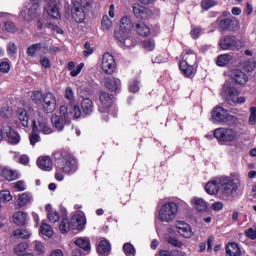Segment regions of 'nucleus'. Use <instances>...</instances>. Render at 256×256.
<instances>
[{"mask_svg":"<svg viewBox=\"0 0 256 256\" xmlns=\"http://www.w3.org/2000/svg\"><path fill=\"white\" fill-rule=\"evenodd\" d=\"M56 169L66 175H73L79 169L77 159L65 150H58L53 154Z\"/></svg>","mask_w":256,"mask_h":256,"instance_id":"obj_1","label":"nucleus"},{"mask_svg":"<svg viewBox=\"0 0 256 256\" xmlns=\"http://www.w3.org/2000/svg\"><path fill=\"white\" fill-rule=\"evenodd\" d=\"M217 182L220 185V193L225 199H229L236 195L239 191V185L241 184V175L232 173L229 176L217 177Z\"/></svg>","mask_w":256,"mask_h":256,"instance_id":"obj_2","label":"nucleus"},{"mask_svg":"<svg viewBox=\"0 0 256 256\" xmlns=\"http://www.w3.org/2000/svg\"><path fill=\"white\" fill-rule=\"evenodd\" d=\"M31 100L35 105H40L44 113H53L57 109V98L53 93L34 91L31 95Z\"/></svg>","mask_w":256,"mask_h":256,"instance_id":"obj_3","label":"nucleus"},{"mask_svg":"<svg viewBox=\"0 0 256 256\" xmlns=\"http://www.w3.org/2000/svg\"><path fill=\"white\" fill-rule=\"evenodd\" d=\"M195 63H197V54L191 49L184 50L179 67L185 77H195Z\"/></svg>","mask_w":256,"mask_h":256,"instance_id":"obj_4","label":"nucleus"},{"mask_svg":"<svg viewBox=\"0 0 256 256\" xmlns=\"http://www.w3.org/2000/svg\"><path fill=\"white\" fill-rule=\"evenodd\" d=\"M179 213V206L175 202H166L158 210V219L162 223H171Z\"/></svg>","mask_w":256,"mask_h":256,"instance_id":"obj_5","label":"nucleus"},{"mask_svg":"<svg viewBox=\"0 0 256 256\" xmlns=\"http://www.w3.org/2000/svg\"><path fill=\"white\" fill-rule=\"evenodd\" d=\"M221 96L227 101L228 105L245 103V97H239V90L232 86L229 82L224 83Z\"/></svg>","mask_w":256,"mask_h":256,"instance_id":"obj_6","label":"nucleus"},{"mask_svg":"<svg viewBox=\"0 0 256 256\" xmlns=\"http://www.w3.org/2000/svg\"><path fill=\"white\" fill-rule=\"evenodd\" d=\"M133 30V22L131 17L124 16L120 21V30L115 32V38L119 40L120 43H123L125 47H129V38H127V33Z\"/></svg>","mask_w":256,"mask_h":256,"instance_id":"obj_7","label":"nucleus"},{"mask_svg":"<svg viewBox=\"0 0 256 256\" xmlns=\"http://www.w3.org/2000/svg\"><path fill=\"white\" fill-rule=\"evenodd\" d=\"M110 109L114 111L113 117H117V109L113 107V96L107 92H100L98 111L100 113H109Z\"/></svg>","mask_w":256,"mask_h":256,"instance_id":"obj_8","label":"nucleus"},{"mask_svg":"<svg viewBox=\"0 0 256 256\" xmlns=\"http://www.w3.org/2000/svg\"><path fill=\"white\" fill-rule=\"evenodd\" d=\"M87 11L81 6L79 0H71V17L75 23H83L87 17Z\"/></svg>","mask_w":256,"mask_h":256,"instance_id":"obj_9","label":"nucleus"},{"mask_svg":"<svg viewBox=\"0 0 256 256\" xmlns=\"http://www.w3.org/2000/svg\"><path fill=\"white\" fill-rule=\"evenodd\" d=\"M219 45L224 51H239L243 47V42L237 40L235 36H224L220 39Z\"/></svg>","mask_w":256,"mask_h":256,"instance_id":"obj_10","label":"nucleus"},{"mask_svg":"<svg viewBox=\"0 0 256 256\" xmlns=\"http://www.w3.org/2000/svg\"><path fill=\"white\" fill-rule=\"evenodd\" d=\"M60 115L64 117L66 123H71V119H79L81 117V108L77 104L70 105V111L67 110V106H60Z\"/></svg>","mask_w":256,"mask_h":256,"instance_id":"obj_11","label":"nucleus"},{"mask_svg":"<svg viewBox=\"0 0 256 256\" xmlns=\"http://www.w3.org/2000/svg\"><path fill=\"white\" fill-rule=\"evenodd\" d=\"M32 125L34 133H43V135H51V133H53V128L49 126L47 119L45 117H42L41 114H38L37 121H32Z\"/></svg>","mask_w":256,"mask_h":256,"instance_id":"obj_12","label":"nucleus"},{"mask_svg":"<svg viewBox=\"0 0 256 256\" xmlns=\"http://www.w3.org/2000/svg\"><path fill=\"white\" fill-rule=\"evenodd\" d=\"M214 137H216L218 141L231 143V141L237 139V132L229 128H217L214 131Z\"/></svg>","mask_w":256,"mask_h":256,"instance_id":"obj_13","label":"nucleus"},{"mask_svg":"<svg viewBox=\"0 0 256 256\" xmlns=\"http://www.w3.org/2000/svg\"><path fill=\"white\" fill-rule=\"evenodd\" d=\"M216 23H218L219 29H222V31H237L239 29V20L237 18H224L218 17L216 20Z\"/></svg>","mask_w":256,"mask_h":256,"instance_id":"obj_14","label":"nucleus"},{"mask_svg":"<svg viewBox=\"0 0 256 256\" xmlns=\"http://www.w3.org/2000/svg\"><path fill=\"white\" fill-rule=\"evenodd\" d=\"M117 64L115 63V58L110 53H105L102 56L101 69L106 73V75H113Z\"/></svg>","mask_w":256,"mask_h":256,"instance_id":"obj_15","label":"nucleus"},{"mask_svg":"<svg viewBox=\"0 0 256 256\" xmlns=\"http://www.w3.org/2000/svg\"><path fill=\"white\" fill-rule=\"evenodd\" d=\"M233 117L222 107H215L212 111V119L214 123H225L229 121V119Z\"/></svg>","mask_w":256,"mask_h":256,"instance_id":"obj_16","label":"nucleus"},{"mask_svg":"<svg viewBox=\"0 0 256 256\" xmlns=\"http://www.w3.org/2000/svg\"><path fill=\"white\" fill-rule=\"evenodd\" d=\"M133 13L137 19H141L142 21H147V19L153 16V12L149 8L140 4L133 5Z\"/></svg>","mask_w":256,"mask_h":256,"instance_id":"obj_17","label":"nucleus"},{"mask_svg":"<svg viewBox=\"0 0 256 256\" xmlns=\"http://www.w3.org/2000/svg\"><path fill=\"white\" fill-rule=\"evenodd\" d=\"M229 76L237 85H245L249 81L247 74L240 69L231 70Z\"/></svg>","mask_w":256,"mask_h":256,"instance_id":"obj_18","label":"nucleus"},{"mask_svg":"<svg viewBox=\"0 0 256 256\" xmlns=\"http://www.w3.org/2000/svg\"><path fill=\"white\" fill-rule=\"evenodd\" d=\"M31 203H33V194L30 192H24L18 195L15 208L22 209V207H27V205H31Z\"/></svg>","mask_w":256,"mask_h":256,"instance_id":"obj_19","label":"nucleus"},{"mask_svg":"<svg viewBox=\"0 0 256 256\" xmlns=\"http://www.w3.org/2000/svg\"><path fill=\"white\" fill-rule=\"evenodd\" d=\"M41 13V8L38 4L32 5L27 12L23 10L21 12V17H23L24 21H33L35 17H37Z\"/></svg>","mask_w":256,"mask_h":256,"instance_id":"obj_20","label":"nucleus"},{"mask_svg":"<svg viewBox=\"0 0 256 256\" xmlns=\"http://www.w3.org/2000/svg\"><path fill=\"white\" fill-rule=\"evenodd\" d=\"M176 229L179 235L185 237V239H191V237H193V230H191V226L183 221H178L176 223Z\"/></svg>","mask_w":256,"mask_h":256,"instance_id":"obj_21","label":"nucleus"},{"mask_svg":"<svg viewBox=\"0 0 256 256\" xmlns=\"http://www.w3.org/2000/svg\"><path fill=\"white\" fill-rule=\"evenodd\" d=\"M61 3L58 4H46L44 11L51 17L52 19H61V10H60Z\"/></svg>","mask_w":256,"mask_h":256,"instance_id":"obj_22","label":"nucleus"},{"mask_svg":"<svg viewBox=\"0 0 256 256\" xmlns=\"http://www.w3.org/2000/svg\"><path fill=\"white\" fill-rule=\"evenodd\" d=\"M104 85L106 89H109V91L117 93V91H119V87H121V80L117 78L106 77L104 78Z\"/></svg>","mask_w":256,"mask_h":256,"instance_id":"obj_23","label":"nucleus"},{"mask_svg":"<svg viewBox=\"0 0 256 256\" xmlns=\"http://www.w3.org/2000/svg\"><path fill=\"white\" fill-rule=\"evenodd\" d=\"M37 165L42 171H51L53 169V161L49 156H41L37 160Z\"/></svg>","mask_w":256,"mask_h":256,"instance_id":"obj_24","label":"nucleus"},{"mask_svg":"<svg viewBox=\"0 0 256 256\" xmlns=\"http://www.w3.org/2000/svg\"><path fill=\"white\" fill-rule=\"evenodd\" d=\"M27 221H29V215L26 212L18 211L13 215V222L18 227L27 225Z\"/></svg>","mask_w":256,"mask_h":256,"instance_id":"obj_25","label":"nucleus"},{"mask_svg":"<svg viewBox=\"0 0 256 256\" xmlns=\"http://www.w3.org/2000/svg\"><path fill=\"white\" fill-rule=\"evenodd\" d=\"M74 243L77 247H79V249H82V251H85L86 253L91 251V240H89L87 237L77 238Z\"/></svg>","mask_w":256,"mask_h":256,"instance_id":"obj_26","label":"nucleus"},{"mask_svg":"<svg viewBox=\"0 0 256 256\" xmlns=\"http://www.w3.org/2000/svg\"><path fill=\"white\" fill-rule=\"evenodd\" d=\"M52 125L57 129V131H63V127L67 125V123L71 122H66L65 121V116L60 115H53L51 118Z\"/></svg>","mask_w":256,"mask_h":256,"instance_id":"obj_27","label":"nucleus"},{"mask_svg":"<svg viewBox=\"0 0 256 256\" xmlns=\"http://www.w3.org/2000/svg\"><path fill=\"white\" fill-rule=\"evenodd\" d=\"M205 191L208 193V195H217V193L221 191V185H219L217 178L206 184Z\"/></svg>","mask_w":256,"mask_h":256,"instance_id":"obj_28","label":"nucleus"},{"mask_svg":"<svg viewBox=\"0 0 256 256\" xmlns=\"http://www.w3.org/2000/svg\"><path fill=\"white\" fill-rule=\"evenodd\" d=\"M97 251L101 256H109L111 254V243H109L107 240L100 241Z\"/></svg>","mask_w":256,"mask_h":256,"instance_id":"obj_29","label":"nucleus"},{"mask_svg":"<svg viewBox=\"0 0 256 256\" xmlns=\"http://www.w3.org/2000/svg\"><path fill=\"white\" fill-rule=\"evenodd\" d=\"M16 115L23 127H29V113L24 108H18Z\"/></svg>","mask_w":256,"mask_h":256,"instance_id":"obj_30","label":"nucleus"},{"mask_svg":"<svg viewBox=\"0 0 256 256\" xmlns=\"http://www.w3.org/2000/svg\"><path fill=\"white\" fill-rule=\"evenodd\" d=\"M81 108L84 115H91L93 113L95 106L93 105V101L89 98H84L81 101Z\"/></svg>","mask_w":256,"mask_h":256,"instance_id":"obj_31","label":"nucleus"},{"mask_svg":"<svg viewBox=\"0 0 256 256\" xmlns=\"http://www.w3.org/2000/svg\"><path fill=\"white\" fill-rule=\"evenodd\" d=\"M191 204L196 211L205 212L207 211V202L203 198H193Z\"/></svg>","mask_w":256,"mask_h":256,"instance_id":"obj_32","label":"nucleus"},{"mask_svg":"<svg viewBox=\"0 0 256 256\" xmlns=\"http://www.w3.org/2000/svg\"><path fill=\"white\" fill-rule=\"evenodd\" d=\"M226 253L229 256H240L241 248H239V244L232 242V243L227 244Z\"/></svg>","mask_w":256,"mask_h":256,"instance_id":"obj_33","label":"nucleus"},{"mask_svg":"<svg viewBox=\"0 0 256 256\" xmlns=\"http://www.w3.org/2000/svg\"><path fill=\"white\" fill-rule=\"evenodd\" d=\"M31 235L32 233L29 229L18 228L13 231V236L16 237V239H30Z\"/></svg>","mask_w":256,"mask_h":256,"instance_id":"obj_34","label":"nucleus"},{"mask_svg":"<svg viewBox=\"0 0 256 256\" xmlns=\"http://www.w3.org/2000/svg\"><path fill=\"white\" fill-rule=\"evenodd\" d=\"M233 61V55L231 54H222L217 57L216 65L218 67H225V65H229Z\"/></svg>","mask_w":256,"mask_h":256,"instance_id":"obj_35","label":"nucleus"},{"mask_svg":"<svg viewBox=\"0 0 256 256\" xmlns=\"http://www.w3.org/2000/svg\"><path fill=\"white\" fill-rule=\"evenodd\" d=\"M60 233L65 234L69 233L71 229H75V226H73V223L69 221L68 218H62V221L59 225Z\"/></svg>","mask_w":256,"mask_h":256,"instance_id":"obj_36","label":"nucleus"},{"mask_svg":"<svg viewBox=\"0 0 256 256\" xmlns=\"http://www.w3.org/2000/svg\"><path fill=\"white\" fill-rule=\"evenodd\" d=\"M45 209L48 213L47 217H48V220L50 221V223H57V221H59V219H60L59 213H57V211L53 210L51 204H47Z\"/></svg>","mask_w":256,"mask_h":256,"instance_id":"obj_37","label":"nucleus"},{"mask_svg":"<svg viewBox=\"0 0 256 256\" xmlns=\"http://www.w3.org/2000/svg\"><path fill=\"white\" fill-rule=\"evenodd\" d=\"M136 31L141 37H149L151 35V29L143 22L136 24Z\"/></svg>","mask_w":256,"mask_h":256,"instance_id":"obj_38","label":"nucleus"},{"mask_svg":"<svg viewBox=\"0 0 256 256\" xmlns=\"http://www.w3.org/2000/svg\"><path fill=\"white\" fill-rule=\"evenodd\" d=\"M0 175H2L6 181H15V179H17V172L9 168H3L0 172Z\"/></svg>","mask_w":256,"mask_h":256,"instance_id":"obj_39","label":"nucleus"},{"mask_svg":"<svg viewBox=\"0 0 256 256\" xmlns=\"http://www.w3.org/2000/svg\"><path fill=\"white\" fill-rule=\"evenodd\" d=\"M7 137H8V143H10L11 145H17V143L21 141V137L13 129L9 130V132L7 133Z\"/></svg>","mask_w":256,"mask_h":256,"instance_id":"obj_40","label":"nucleus"},{"mask_svg":"<svg viewBox=\"0 0 256 256\" xmlns=\"http://www.w3.org/2000/svg\"><path fill=\"white\" fill-rule=\"evenodd\" d=\"M64 98L68 101L69 105H75V92L73 91V88H66Z\"/></svg>","mask_w":256,"mask_h":256,"instance_id":"obj_41","label":"nucleus"},{"mask_svg":"<svg viewBox=\"0 0 256 256\" xmlns=\"http://www.w3.org/2000/svg\"><path fill=\"white\" fill-rule=\"evenodd\" d=\"M8 57L15 59L17 55V44L15 42H9L6 46Z\"/></svg>","mask_w":256,"mask_h":256,"instance_id":"obj_42","label":"nucleus"},{"mask_svg":"<svg viewBox=\"0 0 256 256\" xmlns=\"http://www.w3.org/2000/svg\"><path fill=\"white\" fill-rule=\"evenodd\" d=\"M41 47H42L41 43L32 44L30 47H28L26 50L28 57H35V53H38V51H41Z\"/></svg>","mask_w":256,"mask_h":256,"instance_id":"obj_43","label":"nucleus"},{"mask_svg":"<svg viewBox=\"0 0 256 256\" xmlns=\"http://www.w3.org/2000/svg\"><path fill=\"white\" fill-rule=\"evenodd\" d=\"M123 252L126 256H135L137 251L135 250V246L133 244L127 242L123 245Z\"/></svg>","mask_w":256,"mask_h":256,"instance_id":"obj_44","label":"nucleus"},{"mask_svg":"<svg viewBox=\"0 0 256 256\" xmlns=\"http://www.w3.org/2000/svg\"><path fill=\"white\" fill-rule=\"evenodd\" d=\"M27 249H29V244L26 242H22L14 248V253H15V255L19 256V255H22L23 253H25V251H27Z\"/></svg>","mask_w":256,"mask_h":256,"instance_id":"obj_45","label":"nucleus"},{"mask_svg":"<svg viewBox=\"0 0 256 256\" xmlns=\"http://www.w3.org/2000/svg\"><path fill=\"white\" fill-rule=\"evenodd\" d=\"M0 117L3 119H11L13 117V108L3 107L0 109Z\"/></svg>","mask_w":256,"mask_h":256,"instance_id":"obj_46","label":"nucleus"},{"mask_svg":"<svg viewBox=\"0 0 256 256\" xmlns=\"http://www.w3.org/2000/svg\"><path fill=\"white\" fill-rule=\"evenodd\" d=\"M101 25L103 31H109L113 25V21L109 19V16L105 15L102 18Z\"/></svg>","mask_w":256,"mask_h":256,"instance_id":"obj_47","label":"nucleus"},{"mask_svg":"<svg viewBox=\"0 0 256 256\" xmlns=\"http://www.w3.org/2000/svg\"><path fill=\"white\" fill-rule=\"evenodd\" d=\"M40 232L46 237H53V229L48 224L43 223L40 227Z\"/></svg>","mask_w":256,"mask_h":256,"instance_id":"obj_48","label":"nucleus"},{"mask_svg":"<svg viewBox=\"0 0 256 256\" xmlns=\"http://www.w3.org/2000/svg\"><path fill=\"white\" fill-rule=\"evenodd\" d=\"M2 31H7L8 33H15L17 31V28L15 27V24L11 21H5L4 25L2 26Z\"/></svg>","mask_w":256,"mask_h":256,"instance_id":"obj_49","label":"nucleus"},{"mask_svg":"<svg viewBox=\"0 0 256 256\" xmlns=\"http://www.w3.org/2000/svg\"><path fill=\"white\" fill-rule=\"evenodd\" d=\"M217 5L216 0H202L201 7L204 9V11H209L211 7H215Z\"/></svg>","mask_w":256,"mask_h":256,"instance_id":"obj_50","label":"nucleus"},{"mask_svg":"<svg viewBox=\"0 0 256 256\" xmlns=\"http://www.w3.org/2000/svg\"><path fill=\"white\" fill-rule=\"evenodd\" d=\"M244 234L251 241H255L256 240V226H253V227H250V228L246 229L244 231Z\"/></svg>","mask_w":256,"mask_h":256,"instance_id":"obj_51","label":"nucleus"},{"mask_svg":"<svg viewBox=\"0 0 256 256\" xmlns=\"http://www.w3.org/2000/svg\"><path fill=\"white\" fill-rule=\"evenodd\" d=\"M243 67H244V71H247L248 73L255 71V67H256L255 60H248L244 62Z\"/></svg>","mask_w":256,"mask_h":256,"instance_id":"obj_52","label":"nucleus"},{"mask_svg":"<svg viewBox=\"0 0 256 256\" xmlns=\"http://www.w3.org/2000/svg\"><path fill=\"white\" fill-rule=\"evenodd\" d=\"M34 250L38 255H43L45 253V246L41 241H34Z\"/></svg>","mask_w":256,"mask_h":256,"instance_id":"obj_53","label":"nucleus"},{"mask_svg":"<svg viewBox=\"0 0 256 256\" xmlns=\"http://www.w3.org/2000/svg\"><path fill=\"white\" fill-rule=\"evenodd\" d=\"M142 45L146 51H153L155 49V41L151 39L143 41Z\"/></svg>","mask_w":256,"mask_h":256,"instance_id":"obj_54","label":"nucleus"},{"mask_svg":"<svg viewBox=\"0 0 256 256\" xmlns=\"http://www.w3.org/2000/svg\"><path fill=\"white\" fill-rule=\"evenodd\" d=\"M167 243H169V245H172L173 247H183V242L179 241L176 237H168Z\"/></svg>","mask_w":256,"mask_h":256,"instance_id":"obj_55","label":"nucleus"},{"mask_svg":"<svg viewBox=\"0 0 256 256\" xmlns=\"http://www.w3.org/2000/svg\"><path fill=\"white\" fill-rule=\"evenodd\" d=\"M13 199V196H11V192L8 190H3L0 192V201L7 202L11 201Z\"/></svg>","mask_w":256,"mask_h":256,"instance_id":"obj_56","label":"nucleus"},{"mask_svg":"<svg viewBox=\"0 0 256 256\" xmlns=\"http://www.w3.org/2000/svg\"><path fill=\"white\" fill-rule=\"evenodd\" d=\"M139 80H132L129 85V91L131 93H139Z\"/></svg>","mask_w":256,"mask_h":256,"instance_id":"obj_57","label":"nucleus"},{"mask_svg":"<svg viewBox=\"0 0 256 256\" xmlns=\"http://www.w3.org/2000/svg\"><path fill=\"white\" fill-rule=\"evenodd\" d=\"M256 123V107H250L249 125H255Z\"/></svg>","mask_w":256,"mask_h":256,"instance_id":"obj_58","label":"nucleus"},{"mask_svg":"<svg viewBox=\"0 0 256 256\" xmlns=\"http://www.w3.org/2000/svg\"><path fill=\"white\" fill-rule=\"evenodd\" d=\"M79 4L80 7H82L86 11H89V9L93 7V0H80Z\"/></svg>","mask_w":256,"mask_h":256,"instance_id":"obj_59","label":"nucleus"},{"mask_svg":"<svg viewBox=\"0 0 256 256\" xmlns=\"http://www.w3.org/2000/svg\"><path fill=\"white\" fill-rule=\"evenodd\" d=\"M84 51H83V55L84 57H89L90 55H93V48L91 47V44L89 42H86L84 44Z\"/></svg>","mask_w":256,"mask_h":256,"instance_id":"obj_60","label":"nucleus"},{"mask_svg":"<svg viewBox=\"0 0 256 256\" xmlns=\"http://www.w3.org/2000/svg\"><path fill=\"white\" fill-rule=\"evenodd\" d=\"M12 185H13L14 189H16V191H25V189H26L25 182L23 180L14 182Z\"/></svg>","mask_w":256,"mask_h":256,"instance_id":"obj_61","label":"nucleus"},{"mask_svg":"<svg viewBox=\"0 0 256 256\" xmlns=\"http://www.w3.org/2000/svg\"><path fill=\"white\" fill-rule=\"evenodd\" d=\"M40 64L42 65V67H44V69H51V60H49V58L42 56L40 58Z\"/></svg>","mask_w":256,"mask_h":256,"instance_id":"obj_62","label":"nucleus"},{"mask_svg":"<svg viewBox=\"0 0 256 256\" xmlns=\"http://www.w3.org/2000/svg\"><path fill=\"white\" fill-rule=\"evenodd\" d=\"M11 71V64L9 62H1L0 63V72L1 73H9Z\"/></svg>","mask_w":256,"mask_h":256,"instance_id":"obj_63","label":"nucleus"},{"mask_svg":"<svg viewBox=\"0 0 256 256\" xmlns=\"http://www.w3.org/2000/svg\"><path fill=\"white\" fill-rule=\"evenodd\" d=\"M30 144L31 145H35L36 143H39L41 141V136H39V134L33 132L30 137Z\"/></svg>","mask_w":256,"mask_h":256,"instance_id":"obj_64","label":"nucleus"}]
</instances>
